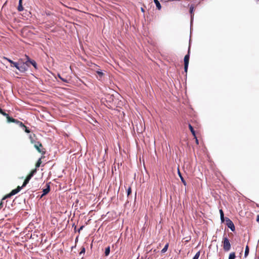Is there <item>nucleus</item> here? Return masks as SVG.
I'll return each mask as SVG.
<instances>
[{"label": "nucleus", "mask_w": 259, "mask_h": 259, "mask_svg": "<svg viewBox=\"0 0 259 259\" xmlns=\"http://www.w3.org/2000/svg\"><path fill=\"white\" fill-rule=\"evenodd\" d=\"M195 139V142H196V143L197 145H198L199 144V141H198V140L197 139L196 136H195V137H194Z\"/></svg>", "instance_id": "30"}, {"label": "nucleus", "mask_w": 259, "mask_h": 259, "mask_svg": "<svg viewBox=\"0 0 259 259\" xmlns=\"http://www.w3.org/2000/svg\"><path fill=\"white\" fill-rule=\"evenodd\" d=\"M58 76H59V78H60L62 80H63V81H64V82H67L66 80V79H64V78H63V77H61L59 74H58Z\"/></svg>", "instance_id": "29"}, {"label": "nucleus", "mask_w": 259, "mask_h": 259, "mask_svg": "<svg viewBox=\"0 0 259 259\" xmlns=\"http://www.w3.org/2000/svg\"><path fill=\"white\" fill-rule=\"evenodd\" d=\"M47 187L46 189H44L43 190V194H42L41 197H42L44 195H46L50 192V186L48 184H47Z\"/></svg>", "instance_id": "9"}, {"label": "nucleus", "mask_w": 259, "mask_h": 259, "mask_svg": "<svg viewBox=\"0 0 259 259\" xmlns=\"http://www.w3.org/2000/svg\"><path fill=\"white\" fill-rule=\"evenodd\" d=\"M200 251L197 252L196 254L193 257V259H198L200 256Z\"/></svg>", "instance_id": "24"}, {"label": "nucleus", "mask_w": 259, "mask_h": 259, "mask_svg": "<svg viewBox=\"0 0 259 259\" xmlns=\"http://www.w3.org/2000/svg\"><path fill=\"white\" fill-rule=\"evenodd\" d=\"M3 59L4 60H7L13 65H29V64H30L31 65H36L35 61L31 60L26 55H25L23 58L20 59L18 63H15L13 61L9 60L5 57H4Z\"/></svg>", "instance_id": "1"}, {"label": "nucleus", "mask_w": 259, "mask_h": 259, "mask_svg": "<svg viewBox=\"0 0 259 259\" xmlns=\"http://www.w3.org/2000/svg\"><path fill=\"white\" fill-rule=\"evenodd\" d=\"M0 113L2 114L3 115L5 116L7 118V121L8 122L15 123L16 121H17V119H15L10 117L8 114H7L6 112H5L4 111H3L1 108H0Z\"/></svg>", "instance_id": "6"}, {"label": "nucleus", "mask_w": 259, "mask_h": 259, "mask_svg": "<svg viewBox=\"0 0 259 259\" xmlns=\"http://www.w3.org/2000/svg\"><path fill=\"white\" fill-rule=\"evenodd\" d=\"M31 142L34 144V146L39 153L44 154L46 153L45 149L43 148L42 145L39 142H35L31 136H30Z\"/></svg>", "instance_id": "3"}, {"label": "nucleus", "mask_w": 259, "mask_h": 259, "mask_svg": "<svg viewBox=\"0 0 259 259\" xmlns=\"http://www.w3.org/2000/svg\"><path fill=\"white\" fill-rule=\"evenodd\" d=\"M110 246H108L107 247H106L105 248V256H108L109 255V253H110Z\"/></svg>", "instance_id": "17"}, {"label": "nucleus", "mask_w": 259, "mask_h": 259, "mask_svg": "<svg viewBox=\"0 0 259 259\" xmlns=\"http://www.w3.org/2000/svg\"><path fill=\"white\" fill-rule=\"evenodd\" d=\"M22 188V187L18 186L17 188L13 190L9 194L6 195L3 198V200H4L6 198H10L12 196L18 193Z\"/></svg>", "instance_id": "5"}, {"label": "nucleus", "mask_w": 259, "mask_h": 259, "mask_svg": "<svg viewBox=\"0 0 259 259\" xmlns=\"http://www.w3.org/2000/svg\"><path fill=\"white\" fill-rule=\"evenodd\" d=\"M188 66H184V71L187 73V70H188Z\"/></svg>", "instance_id": "28"}, {"label": "nucleus", "mask_w": 259, "mask_h": 259, "mask_svg": "<svg viewBox=\"0 0 259 259\" xmlns=\"http://www.w3.org/2000/svg\"><path fill=\"white\" fill-rule=\"evenodd\" d=\"M16 123H17L20 126L23 128L24 127H25V125L21 122L18 120H17V121L15 122Z\"/></svg>", "instance_id": "22"}, {"label": "nucleus", "mask_w": 259, "mask_h": 259, "mask_svg": "<svg viewBox=\"0 0 259 259\" xmlns=\"http://www.w3.org/2000/svg\"><path fill=\"white\" fill-rule=\"evenodd\" d=\"M154 2L158 10H160L161 8V5H160L159 2L158 0H154Z\"/></svg>", "instance_id": "13"}, {"label": "nucleus", "mask_w": 259, "mask_h": 259, "mask_svg": "<svg viewBox=\"0 0 259 259\" xmlns=\"http://www.w3.org/2000/svg\"><path fill=\"white\" fill-rule=\"evenodd\" d=\"M41 162H42L41 158H40L36 162V163L35 164V168H38L40 166Z\"/></svg>", "instance_id": "18"}, {"label": "nucleus", "mask_w": 259, "mask_h": 259, "mask_svg": "<svg viewBox=\"0 0 259 259\" xmlns=\"http://www.w3.org/2000/svg\"><path fill=\"white\" fill-rule=\"evenodd\" d=\"M36 171H37V168H35V169H32L30 171V172L29 173L28 176L32 178L33 176V175L36 172Z\"/></svg>", "instance_id": "16"}, {"label": "nucleus", "mask_w": 259, "mask_h": 259, "mask_svg": "<svg viewBox=\"0 0 259 259\" xmlns=\"http://www.w3.org/2000/svg\"><path fill=\"white\" fill-rule=\"evenodd\" d=\"M220 215H221V221H222V222H223L224 221V214L223 211L222 209H220Z\"/></svg>", "instance_id": "19"}, {"label": "nucleus", "mask_w": 259, "mask_h": 259, "mask_svg": "<svg viewBox=\"0 0 259 259\" xmlns=\"http://www.w3.org/2000/svg\"><path fill=\"white\" fill-rule=\"evenodd\" d=\"M83 227H84L83 226H81L78 230V232H79L80 231V230H81L83 229Z\"/></svg>", "instance_id": "33"}, {"label": "nucleus", "mask_w": 259, "mask_h": 259, "mask_svg": "<svg viewBox=\"0 0 259 259\" xmlns=\"http://www.w3.org/2000/svg\"><path fill=\"white\" fill-rule=\"evenodd\" d=\"M256 221H257V222H259V215H257V218H256Z\"/></svg>", "instance_id": "35"}, {"label": "nucleus", "mask_w": 259, "mask_h": 259, "mask_svg": "<svg viewBox=\"0 0 259 259\" xmlns=\"http://www.w3.org/2000/svg\"><path fill=\"white\" fill-rule=\"evenodd\" d=\"M168 243H167L164 247V248L161 250V252L162 253H164L167 250V248H168Z\"/></svg>", "instance_id": "20"}, {"label": "nucleus", "mask_w": 259, "mask_h": 259, "mask_svg": "<svg viewBox=\"0 0 259 259\" xmlns=\"http://www.w3.org/2000/svg\"><path fill=\"white\" fill-rule=\"evenodd\" d=\"M178 175L181 179L182 182L183 183V184L185 186H186L187 185V183H186L185 180H184V178L182 177V174H181V172L180 171V170L179 168H178Z\"/></svg>", "instance_id": "12"}, {"label": "nucleus", "mask_w": 259, "mask_h": 259, "mask_svg": "<svg viewBox=\"0 0 259 259\" xmlns=\"http://www.w3.org/2000/svg\"><path fill=\"white\" fill-rule=\"evenodd\" d=\"M226 225L228 228H229L231 231H234L235 230V226L233 222L229 218L226 219Z\"/></svg>", "instance_id": "7"}, {"label": "nucleus", "mask_w": 259, "mask_h": 259, "mask_svg": "<svg viewBox=\"0 0 259 259\" xmlns=\"http://www.w3.org/2000/svg\"><path fill=\"white\" fill-rule=\"evenodd\" d=\"M193 9H194V7L192 5L190 7V13L191 15V18H192L193 15Z\"/></svg>", "instance_id": "25"}, {"label": "nucleus", "mask_w": 259, "mask_h": 259, "mask_svg": "<svg viewBox=\"0 0 259 259\" xmlns=\"http://www.w3.org/2000/svg\"><path fill=\"white\" fill-rule=\"evenodd\" d=\"M190 48H189L188 54L185 56L184 62V65H188L189 62V58H190Z\"/></svg>", "instance_id": "8"}, {"label": "nucleus", "mask_w": 259, "mask_h": 259, "mask_svg": "<svg viewBox=\"0 0 259 259\" xmlns=\"http://www.w3.org/2000/svg\"><path fill=\"white\" fill-rule=\"evenodd\" d=\"M3 200L2 199V200L1 201V203H0V209L2 208L3 207Z\"/></svg>", "instance_id": "32"}, {"label": "nucleus", "mask_w": 259, "mask_h": 259, "mask_svg": "<svg viewBox=\"0 0 259 259\" xmlns=\"http://www.w3.org/2000/svg\"><path fill=\"white\" fill-rule=\"evenodd\" d=\"M235 252H232L230 254L229 256V259H235Z\"/></svg>", "instance_id": "23"}, {"label": "nucleus", "mask_w": 259, "mask_h": 259, "mask_svg": "<svg viewBox=\"0 0 259 259\" xmlns=\"http://www.w3.org/2000/svg\"><path fill=\"white\" fill-rule=\"evenodd\" d=\"M31 177L29 176L28 175L26 177V179H25L23 184L21 187H25L29 182V180L31 179Z\"/></svg>", "instance_id": "10"}, {"label": "nucleus", "mask_w": 259, "mask_h": 259, "mask_svg": "<svg viewBox=\"0 0 259 259\" xmlns=\"http://www.w3.org/2000/svg\"><path fill=\"white\" fill-rule=\"evenodd\" d=\"M23 129H24L25 130V132L27 133H30V131L28 128V127L27 126H25V127H23Z\"/></svg>", "instance_id": "27"}, {"label": "nucleus", "mask_w": 259, "mask_h": 259, "mask_svg": "<svg viewBox=\"0 0 259 259\" xmlns=\"http://www.w3.org/2000/svg\"><path fill=\"white\" fill-rule=\"evenodd\" d=\"M22 1L23 0H19V5L17 10L19 12H21L24 10V8L22 6Z\"/></svg>", "instance_id": "11"}, {"label": "nucleus", "mask_w": 259, "mask_h": 259, "mask_svg": "<svg viewBox=\"0 0 259 259\" xmlns=\"http://www.w3.org/2000/svg\"><path fill=\"white\" fill-rule=\"evenodd\" d=\"M84 252H85V248L84 247H82L81 249V250L80 252V254H81V253H84Z\"/></svg>", "instance_id": "31"}, {"label": "nucleus", "mask_w": 259, "mask_h": 259, "mask_svg": "<svg viewBox=\"0 0 259 259\" xmlns=\"http://www.w3.org/2000/svg\"><path fill=\"white\" fill-rule=\"evenodd\" d=\"M26 66H10L11 70L10 73L14 75L13 72H15L16 74H19L20 73H24L27 70Z\"/></svg>", "instance_id": "2"}, {"label": "nucleus", "mask_w": 259, "mask_h": 259, "mask_svg": "<svg viewBox=\"0 0 259 259\" xmlns=\"http://www.w3.org/2000/svg\"><path fill=\"white\" fill-rule=\"evenodd\" d=\"M131 193H132V189H131V187H128V188L127 190V196L130 195L131 194Z\"/></svg>", "instance_id": "26"}, {"label": "nucleus", "mask_w": 259, "mask_h": 259, "mask_svg": "<svg viewBox=\"0 0 259 259\" xmlns=\"http://www.w3.org/2000/svg\"><path fill=\"white\" fill-rule=\"evenodd\" d=\"M223 249L224 250L228 251L231 248V244L229 239L227 237H224L222 241Z\"/></svg>", "instance_id": "4"}, {"label": "nucleus", "mask_w": 259, "mask_h": 259, "mask_svg": "<svg viewBox=\"0 0 259 259\" xmlns=\"http://www.w3.org/2000/svg\"><path fill=\"white\" fill-rule=\"evenodd\" d=\"M96 73L97 74V77L99 79H101L104 75L102 71H97Z\"/></svg>", "instance_id": "15"}, {"label": "nucleus", "mask_w": 259, "mask_h": 259, "mask_svg": "<svg viewBox=\"0 0 259 259\" xmlns=\"http://www.w3.org/2000/svg\"><path fill=\"white\" fill-rule=\"evenodd\" d=\"M249 247L248 245H247L245 247V254H244V255L245 257H246L248 255V254L249 253Z\"/></svg>", "instance_id": "21"}, {"label": "nucleus", "mask_w": 259, "mask_h": 259, "mask_svg": "<svg viewBox=\"0 0 259 259\" xmlns=\"http://www.w3.org/2000/svg\"><path fill=\"white\" fill-rule=\"evenodd\" d=\"M189 128L192 134L193 135V136L194 137H195L196 134H195V131L194 130L193 126L190 124H189Z\"/></svg>", "instance_id": "14"}, {"label": "nucleus", "mask_w": 259, "mask_h": 259, "mask_svg": "<svg viewBox=\"0 0 259 259\" xmlns=\"http://www.w3.org/2000/svg\"><path fill=\"white\" fill-rule=\"evenodd\" d=\"M33 66L34 67V68H36V69L37 68H36L37 66L34 65V66Z\"/></svg>", "instance_id": "36"}, {"label": "nucleus", "mask_w": 259, "mask_h": 259, "mask_svg": "<svg viewBox=\"0 0 259 259\" xmlns=\"http://www.w3.org/2000/svg\"><path fill=\"white\" fill-rule=\"evenodd\" d=\"M141 10L142 12L144 13L145 12V10L143 8H141Z\"/></svg>", "instance_id": "34"}]
</instances>
